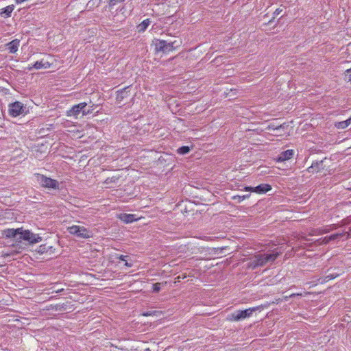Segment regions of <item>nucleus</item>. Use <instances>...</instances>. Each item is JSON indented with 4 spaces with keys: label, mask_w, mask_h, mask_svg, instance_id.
Masks as SVG:
<instances>
[{
    "label": "nucleus",
    "mask_w": 351,
    "mask_h": 351,
    "mask_svg": "<svg viewBox=\"0 0 351 351\" xmlns=\"http://www.w3.org/2000/svg\"><path fill=\"white\" fill-rule=\"evenodd\" d=\"M121 219L128 223H132L134 221L136 220V218L135 217V215H132V214H123L121 217Z\"/></svg>",
    "instance_id": "nucleus-19"
},
{
    "label": "nucleus",
    "mask_w": 351,
    "mask_h": 351,
    "mask_svg": "<svg viewBox=\"0 0 351 351\" xmlns=\"http://www.w3.org/2000/svg\"><path fill=\"white\" fill-rule=\"evenodd\" d=\"M178 280H179V279H182V277H180V276H178Z\"/></svg>",
    "instance_id": "nucleus-39"
},
{
    "label": "nucleus",
    "mask_w": 351,
    "mask_h": 351,
    "mask_svg": "<svg viewBox=\"0 0 351 351\" xmlns=\"http://www.w3.org/2000/svg\"><path fill=\"white\" fill-rule=\"evenodd\" d=\"M21 237V241L22 240L28 241L31 244L37 243L41 241L42 238L38 234H34L29 230H23Z\"/></svg>",
    "instance_id": "nucleus-6"
},
{
    "label": "nucleus",
    "mask_w": 351,
    "mask_h": 351,
    "mask_svg": "<svg viewBox=\"0 0 351 351\" xmlns=\"http://www.w3.org/2000/svg\"><path fill=\"white\" fill-rule=\"evenodd\" d=\"M281 128H282V125H276L275 123H271L267 126V129L269 130H278V129H280Z\"/></svg>",
    "instance_id": "nucleus-25"
},
{
    "label": "nucleus",
    "mask_w": 351,
    "mask_h": 351,
    "mask_svg": "<svg viewBox=\"0 0 351 351\" xmlns=\"http://www.w3.org/2000/svg\"><path fill=\"white\" fill-rule=\"evenodd\" d=\"M271 190V185L268 184H261L253 189V192L263 194Z\"/></svg>",
    "instance_id": "nucleus-13"
},
{
    "label": "nucleus",
    "mask_w": 351,
    "mask_h": 351,
    "mask_svg": "<svg viewBox=\"0 0 351 351\" xmlns=\"http://www.w3.org/2000/svg\"><path fill=\"white\" fill-rule=\"evenodd\" d=\"M325 160H326V158H324L321 160H315L313 162L311 165L309 167H308L307 171L308 173H314L320 172L322 170L325 169V165H324Z\"/></svg>",
    "instance_id": "nucleus-8"
},
{
    "label": "nucleus",
    "mask_w": 351,
    "mask_h": 351,
    "mask_svg": "<svg viewBox=\"0 0 351 351\" xmlns=\"http://www.w3.org/2000/svg\"><path fill=\"white\" fill-rule=\"evenodd\" d=\"M23 232L22 228L7 229L4 230V235L7 238H13L17 242H21V237Z\"/></svg>",
    "instance_id": "nucleus-9"
},
{
    "label": "nucleus",
    "mask_w": 351,
    "mask_h": 351,
    "mask_svg": "<svg viewBox=\"0 0 351 351\" xmlns=\"http://www.w3.org/2000/svg\"><path fill=\"white\" fill-rule=\"evenodd\" d=\"M50 66H51V64L49 62L41 60L40 61H36L34 64L33 67L36 69H48L50 67Z\"/></svg>",
    "instance_id": "nucleus-16"
},
{
    "label": "nucleus",
    "mask_w": 351,
    "mask_h": 351,
    "mask_svg": "<svg viewBox=\"0 0 351 351\" xmlns=\"http://www.w3.org/2000/svg\"><path fill=\"white\" fill-rule=\"evenodd\" d=\"M129 86L117 91L116 100L119 104L130 96Z\"/></svg>",
    "instance_id": "nucleus-11"
},
{
    "label": "nucleus",
    "mask_w": 351,
    "mask_h": 351,
    "mask_svg": "<svg viewBox=\"0 0 351 351\" xmlns=\"http://www.w3.org/2000/svg\"><path fill=\"white\" fill-rule=\"evenodd\" d=\"M18 50V45H10L9 51L10 53H14Z\"/></svg>",
    "instance_id": "nucleus-31"
},
{
    "label": "nucleus",
    "mask_w": 351,
    "mask_h": 351,
    "mask_svg": "<svg viewBox=\"0 0 351 351\" xmlns=\"http://www.w3.org/2000/svg\"><path fill=\"white\" fill-rule=\"evenodd\" d=\"M176 42V41L170 42V43H168V44H175ZM160 44L165 45V44H167V43L165 40H161V41H160Z\"/></svg>",
    "instance_id": "nucleus-35"
},
{
    "label": "nucleus",
    "mask_w": 351,
    "mask_h": 351,
    "mask_svg": "<svg viewBox=\"0 0 351 351\" xmlns=\"http://www.w3.org/2000/svg\"><path fill=\"white\" fill-rule=\"evenodd\" d=\"M337 228V224H332V225L328 226L325 228H322L317 229V231L318 234H323L328 233V232H330L331 230H335Z\"/></svg>",
    "instance_id": "nucleus-18"
},
{
    "label": "nucleus",
    "mask_w": 351,
    "mask_h": 351,
    "mask_svg": "<svg viewBox=\"0 0 351 351\" xmlns=\"http://www.w3.org/2000/svg\"><path fill=\"white\" fill-rule=\"evenodd\" d=\"M254 187L245 186V187L244 188V190H245V191H252V192H253V189H254Z\"/></svg>",
    "instance_id": "nucleus-34"
},
{
    "label": "nucleus",
    "mask_w": 351,
    "mask_h": 351,
    "mask_svg": "<svg viewBox=\"0 0 351 351\" xmlns=\"http://www.w3.org/2000/svg\"><path fill=\"white\" fill-rule=\"evenodd\" d=\"M26 112V108L20 101H15L8 106V113L12 117L25 115Z\"/></svg>",
    "instance_id": "nucleus-5"
},
{
    "label": "nucleus",
    "mask_w": 351,
    "mask_h": 351,
    "mask_svg": "<svg viewBox=\"0 0 351 351\" xmlns=\"http://www.w3.org/2000/svg\"><path fill=\"white\" fill-rule=\"evenodd\" d=\"M190 152V147L189 146H182L178 149V153L182 155L188 154Z\"/></svg>",
    "instance_id": "nucleus-23"
},
{
    "label": "nucleus",
    "mask_w": 351,
    "mask_h": 351,
    "mask_svg": "<svg viewBox=\"0 0 351 351\" xmlns=\"http://www.w3.org/2000/svg\"><path fill=\"white\" fill-rule=\"evenodd\" d=\"M3 125H4L3 123H0V134L3 132L2 128L3 127Z\"/></svg>",
    "instance_id": "nucleus-37"
},
{
    "label": "nucleus",
    "mask_w": 351,
    "mask_h": 351,
    "mask_svg": "<svg viewBox=\"0 0 351 351\" xmlns=\"http://www.w3.org/2000/svg\"><path fill=\"white\" fill-rule=\"evenodd\" d=\"M160 314V311H146L145 313H143V316H145V317H148V316H153V315H156V316H158V315Z\"/></svg>",
    "instance_id": "nucleus-24"
},
{
    "label": "nucleus",
    "mask_w": 351,
    "mask_h": 351,
    "mask_svg": "<svg viewBox=\"0 0 351 351\" xmlns=\"http://www.w3.org/2000/svg\"><path fill=\"white\" fill-rule=\"evenodd\" d=\"M351 124V117L346 121L338 122L335 124V127L338 129H345Z\"/></svg>",
    "instance_id": "nucleus-20"
},
{
    "label": "nucleus",
    "mask_w": 351,
    "mask_h": 351,
    "mask_svg": "<svg viewBox=\"0 0 351 351\" xmlns=\"http://www.w3.org/2000/svg\"><path fill=\"white\" fill-rule=\"evenodd\" d=\"M156 51H162L166 52L167 51H170L172 49V47L173 45H159V47H158V45H156Z\"/></svg>",
    "instance_id": "nucleus-21"
},
{
    "label": "nucleus",
    "mask_w": 351,
    "mask_h": 351,
    "mask_svg": "<svg viewBox=\"0 0 351 351\" xmlns=\"http://www.w3.org/2000/svg\"><path fill=\"white\" fill-rule=\"evenodd\" d=\"M128 257V256H124V255H121L119 257V259L121 260V261H125V265L128 266V267H131L132 266V264H129L127 261H126V258Z\"/></svg>",
    "instance_id": "nucleus-32"
},
{
    "label": "nucleus",
    "mask_w": 351,
    "mask_h": 351,
    "mask_svg": "<svg viewBox=\"0 0 351 351\" xmlns=\"http://www.w3.org/2000/svg\"><path fill=\"white\" fill-rule=\"evenodd\" d=\"M160 285H161V283H160V282H156L155 284H153V291L155 293L159 292L160 290V288H161Z\"/></svg>",
    "instance_id": "nucleus-29"
},
{
    "label": "nucleus",
    "mask_w": 351,
    "mask_h": 351,
    "mask_svg": "<svg viewBox=\"0 0 351 351\" xmlns=\"http://www.w3.org/2000/svg\"><path fill=\"white\" fill-rule=\"evenodd\" d=\"M344 235H345L344 233H339L338 232V233H335V234H331L328 237H325L324 239H322V243L327 244L332 241H335L337 239H341V238H343V237Z\"/></svg>",
    "instance_id": "nucleus-14"
},
{
    "label": "nucleus",
    "mask_w": 351,
    "mask_h": 351,
    "mask_svg": "<svg viewBox=\"0 0 351 351\" xmlns=\"http://www.w3.org/2000/svg\"><path fill=\"white\" fill-rule=\"evenodd\" d=\"M93 109L91 106H88L86 105V107H84L83 111H82V116L87 115L88 114L92 113Z\"/></svg>",
    "instance_id": "nucleus-27"
},
{
    "label": "nucleus",
    "mask_w": 351,
    "mask_h": 351,
    "mask_svg": "<svg viewBox=\"0 0 351 351\" xmlns=\"http://www.w3.org/2000/svg\"><path fill=\"white\" fill-rule=\"evenodd\" d=\"M258 309V307L250 308L245 310H240L234 311L229 315L230 321L239 322L243 319L250 317L252 313Z\"/></svg>",
    "instance_id": "nucleus-4"
},
{
    "label": "nucleus",
    "mask_w": 351,
    "mask_h": 351,
    "mask_svg": "<svg viewBox=\"0 0 351 351\" xmlns=\"http://www.w3.org/2000/svg\"><path fill=\"white\" fill-rule=\"evenodd\" d=\"M37 182L44 188L58 190L60 183L58 180L48 178L44 175L37 173L35 175Z\"/></svg>",
    "instance_id": "nucleus-2"
},
{
    "label": "nucleus",
    "mask_w": 351,
    "mask_h": 351,
    "mask_svg": "<svg viewBox=\"0 0 351 351\" xmlns=\"http://www.w3.org/2000/svg\"><path fill=\"white\" fill-rule=\"evenodd\" d=\"M68 232L74 236L82 239H88L93 237V232L84 226H72L68 228Z\"/></svg>",
    "instance_id": "nucleus-3"
},
{
    "label": "nucleus",
    "mask_w": 351,
    "mask_h": 351,
    "mask_svg": "<svg viewBox=\"0 0 351 351\" xmlns=\"http://www.w3.org/2000/svg\"><path fill=\"white\" fill-rule=\"evenodd\" d=\"M19 41L17 39H15V40H13L9 43H8L7 44H18Z\"/></svg>",
    "instance_id": "nucleus-36"
},
{
    "label": "nucleus",
    "mask_w": 351,
    "mask_h": 351,
    "mask_svg": "<svg viewBox=\"0 0 351 351\" xmlns=\"http://www.w3.org/2000/svg\"><path fill=\"white\" fill-rule=\"evenodd\" d=\"M84 107H86V102H82L77 105H74L67 110L66 115L68 117H73L74 118L77 119L80 114L82 115Z\"/></svg>",
    "instance_id": "nucleus-7"
},
{
    "label": "nucleus",
    "mask_w": 351,
    "mask_h": 351,
    "mask_svg": "<svg viewBox=\"0 0 351 351\" xmlns=\"http://www.w3.org/2000/svg\"><path fill=\"white\" fill-rule=\"evenodd\" d=\"M342 223V226H344L345 228L341 233H344L345 235L341 239L343 240H346L351 237V217L344 219Z\"/></svg>",
    "instance_id": "nucleus-10"
},
{
    "label": "nucleus",
    "mask_w": 351,
    "mask_h": 351,
    "mask_svg": "<svg viewBox=\"0 0 351 351\" xmlns=\"http://www.w3.org/2000/svg\"><path fill=\"white\" fill-rule=\"evenodd\" d=\"M294 152L293 149H287L282 152L277 157L276 160L278 162H283L292 158Z\"/></svg>",
    "instance_id": "nucleus-12"
},
{
    "label": "nucleus",
    "mask_w": 351,
    "mask_h": 351,
    "mask_svg": "<svg viewBox=\"0 0 351 351\" xmlns=\"http://www.w3.org/2000/svg\"><path fill=\"white\" fill-rule=\"evenodd\" d=\"M282 12V9L278 8H277L273 13V18L270 21H269L268 24H271L275 17L278 16Z\"/></svg>",
    "instance_id": "nucleus-26"
},
{
    "label": "nucleus",
    "mask_w": 351,
    "mask_h": 351,
    "mask_svg": "<svg viewBox=\"0 0 351 351\" xmlns=\"http://www.w3.org/2000/svg\"><path fill=\"white\" fill-rule=\"evenodd\" d=\"M152 21L150 19L143 20L140 24L136 26V30L138 32H144L149 25L151 24Z\"/></svg>",
    "instance_id": "nucleus-15"
},
{
    "label": "nucleus",
    "mask_w": 351,
    "mask_h": 351,
    "mask_svg": "<svg viewBox=\"0 0 351 351\" xmlns=\"http://www.w3.org/2000/svg\"><path fill=\"white\" fill-rule=\"evenodd\" d=\"M345 77L346 80H347L349 82H351V68L346 71Z\"/></svg>",
    "instance_id": "nucleus-30"
},
{
    "label": "nucleus",
    "mask_w": 351,
    "mask_h": 351,
    "mask_svg": "<svg viewBox=\"0 0 351 351\" xmlns=\"http://www.w3.org/2000/svg\"><path fill=\"white\" fill-rule=\"evenodd\" d=\"M178 280H179V279H182V277H180V276H178Z\"/></svg>",
    "instance_id": "nucleus-40"
},
{
    "label": "nucleus",
    "mask_w": 351,
    "mask_h": 351,
    "mask_svg": "<svg viewBox=\"0 0 351 351\" xmlns=\"http://www.w3.org/2000/svg\"><path fill=\"white\" fill-rule=\"evenodd\" d=\"M106 183H109V182H109V178H108V179L106 180Z\"/></svg>",
    "instance_id": "nucleus-38"
},
{
    "label": "nucleus",
    "mask_w": 351,
    "mask_h": 351,
    "mask_svg": "<svg viewBox=\"0 0 351 351\" xmlns=\"http://www.w3.org/2000/svg\"><path fill=\"white\" fill-rule=\"evenodd\" d=\"M279 254L280 253L276 250L267 253H256L248 259L247 267L252 269L264 267L269 263L274 262Z\"/></svg>",
    "instance_id": "nucleus-1"
},
{
    "label": "nucleus",
    "mask_w": 351,
    "mask_h": 351,
    "mask_svg": "<svg viewBox=\"0 0 351 351\" xmlns=\"http://www.w3.org/2000/svg\"><path fill=\"white\" fill-rule=\"evenodd\" d=\"M125 0H110L109 4H110V6H114L117 3L123 2Z\"/></svg>",
    "instance_id": "nucleus-33"
},
{
    "label": "nucleus",
    "mask_w": 351,
    "mask_h": 351,
    "mask_svg": "<svg viewBox=\"0 0 351 351\" xmlns=\"http://www.w3.org/2000/svg\"><path fill=\"white\" fill-rule=\"evenodd\" d=\"M99 2L98 0H90L88 2L86 6L89 8H92L95 5L98 6Z\"/></svg>",
    "instance_id": "nucleus-28"
},
{
    "label": "nucleus",
    "mask_w": 351,
    "mask_h": 351,
    "mask_svg": "<svg viewBox=\"0 0 351 351\" xmlns=\"http://www.w3.org/2000/svg\"><path fill=\"white\" fill-rule=\"evenodd\" d=\"M250 196V194H247V195H234L232 197V199L236 201L238 203H240L243 200L248 198Z\"/></svg>",
    "instance_id": "nucleus-22"
},
{
    "label": "nucleus",
    "mask_w": 351,
    "mask_h": 351,
    "mask_svg": "<svg viewBox=\"0 0 351 351\" xmlns=\"http://www.w3.org/2000/svg\"><path fill=\"white\" fill-rule=\"evenodd\" d=\"M14 9V5H8L2 9H0V14L3 15L5 14V17H10L11 15V13Z\"/></svg>",
    "instance_id": "nucleus-17"
}]
</instances>
